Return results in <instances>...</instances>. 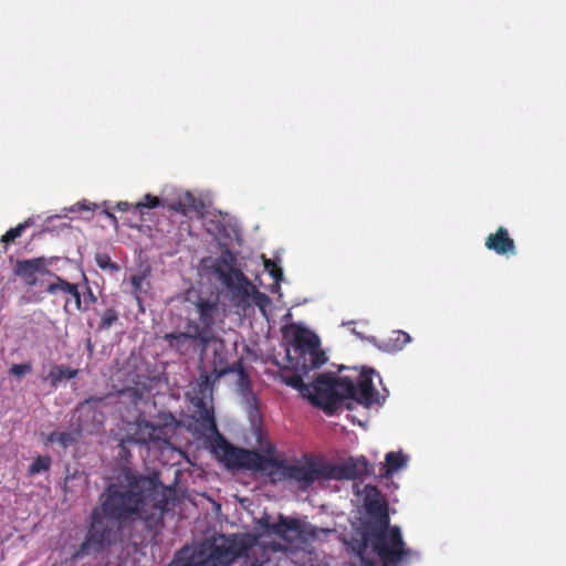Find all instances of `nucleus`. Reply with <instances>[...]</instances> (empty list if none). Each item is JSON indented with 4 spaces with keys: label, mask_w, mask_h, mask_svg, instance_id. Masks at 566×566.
<instances>
[{
    "label": "nucleus",
    "mask_w": 566,
    "mask_h": 566,
    "mask_svg": "<svg viewBox=\"0 0 566 566\" xmlns=\"http://www.w3.org/2000/svg\"><path fill=\"white\" fill-rule=\"evenodd\" d=\"M78 432L76 431H53L48 437L50 443H59L64 450L77 443Z\"/></svg>",
    "instance_id": "nucleus-24"
},
{
    "label": "nucleus",
    "mask_w": 566,
    "mask_h": 566,
    "mask_svg": "<svg viewBox=\"0 0 566 566\" xmlns=\"http://www.w3.org/2000/svg\"><path fill=\"white\" fill-rule=\"evenodd\" d=\"M32 369L33 367L31 363L14 364L11 366L9 374L21 378L27 374H30Z\"/></svg>",
    "instance_id": "nucleus-34"
},
{
    "label": "nucleus",
    "mask_w": 566,
    "mask_h": 566,
    "mask_svg": "<svg viewBox=\"0 0 566 566\" xmlns=\"http://www.w3.org/2000/svg\"><path fill=\"white\" fill-rule=\"evenodd\" d=\"M105 213L114 223L117 222V219L113 213H111L109 211H105Z\"/></svg>",
    "instance_id": "nucleus-43"
},
{
    "label": "nucleus",
    "mask_w": 566,
    "mask_h": 566,
    "mask_svg": "<svg viewBox=\"0 0 566 566\" xmlns=\"http://www.w3.org/2000/svg\"><path fill=\"white\" fill-rule=\"evenodd\" d=\"M374 374V369L364 368L355 379L349 376L332 378L319 375L312 384L308 399L331 416L343 408L352 409L355 402L369 408L379 402L373 382Z\"/></svg>",
    "instance_id": "nucleus-2"
},
{
    "label": "nucleus",
    "mask_w": 566,
    "mask_h": 566,
    "mask_svg": "<svg viewBox=\"0 0 566 566\" xmlns=\"http://www.w3.org/2000/svg\"><path fill=\"white\" fill-rule=\"evenodd\" d=\"M161 205H163V201L158 197H155V196H153L150 193H147V195L144 196L143 201H139V202L134 205V208L136 210L143 212L144 208L155 209L157 207H160Z\"/></svg>",
    "instance_id": "nucleus-33"
},
{
    "label": "nucleus",
    "mask_w": 566,
    "mask_h": 566,
    "mask_svg": "<svg viewBox=\"0 0 566 566\" xmlns=\"http://www.w3.org/2000/svg\"><path fill=\"white\" fill-rule=\"evenodd\" d=\"M78 370L73 369L65 365H52L49 374L42 378L43 381H50V385L54 388L64 380L73 379L77 376Z\"/></svg>",
    "instance_id": "nucleus-21"
},
{
    "label": "nucleus",
    "mask_w": 566,
    "mask_h": 566,
    "mask_svg": "<svg viewBox=\"0 0 566 566\" xmlns=\"http://www.w3.org/2000/svg\"><path fill=\"white\" fill-rule=\"evenodd\" d=\"M266 551L259 545L248 544L237 537L220 536L206 543L180 566H230L244 558L249 566H262L268 557Z\"/></svg>",
    "instance_id": "nucleus-3"
},
{
    "label": "nucleus",
    "mask_w": 566,
    "mask_h": 566,
    "mask_svg": "<svg viewBox=\"0 0 566 566\" xmlns=\"http://www.w3.org/2000/svg\"><path fill=\"white\" fill-rule=\"evenodd\" d=\"M264 266L269 274L276 281H281L283 279V270L273 261L266 260Z\"/></svg>",
    "instance_id": "nucleus-35"
},
{
    "label": "nucleus",
    "mask_w": 566,
    "mask_h": 566,
    "mask_svg": "<svg viewBox=\"0 0 566 566\" xmlns=\"http://www.w3.org/2000/svg\"><path fill=\"white\" fill-rule=\"evenodd\" d=\"M46 292L51 295L62 293L66 296L64 310L67 311L71 302H74L76 311H87L88 307L82 306V295L78 290V285L71 283L59 275H54V281L46 287Z\"/></svg>",
    "instance_id": "nucleus-14"
},
{
    "label": "nucleus",
    "mask_w": 566,
    "mask_h": 566,
    "mask_svg": "<svg viewBox=\"0 0 566 566\" xmlns=\"http://www.w3.org/2000/svg\"><path fill=\"white\" fill-rule=\"evenodd\" d=\"M369 544L384 565H398L409 555L398 526L366 530L360 551H365Z\"/></svg>",
    "instance_id": "nucleus-6"
},
{
    "label": "nucleus",
    "mask_w": 566,
    "mask_h": 566,
    "mask_svg": "<svg viewBox=\"0 0 566 566\" xmlns=\"http://www.w3.org/2000/svg\"><path fill=\"white\" fill-rule=\"evenodd\" d=\"M235 373L239 377V386L242 390L248 389L251 385L250 376L244 368L242 359H239L229 369V374Z\"/></svg>",
    "instance_id": "nucleus-28"
},
{
    "label": "nucleus",
    "mask_w": 566,
    "mask_h": 566,
    "mask_svg": "<svg viewBox=\"0 0 566 566\" xmlns=\"http://www.w3.org/2000/svg\"><path fill=\"white\" fill-rule=\"evenodd\" d=\"M212 366L214 379L229 374L230 365L227 358V348L223 339H218V346L213 349Z\"/></svg>",
    "instance_id": "nucleus-20"
},
{
    "label": "nucleus",
    "mask_w": 566,
    "mask_h": 566,
    "mask_svg": "<svg viewBox=\"0 0 566 566\" xmlns=\"http://www.w3.org/2000/svg\"><path fill=\"white\" fill-rule=\"evenodd\" d=\"M202 380L200 382V389L201 391L206 390L210 386L211 376L210 375H203L201 376Z\"/></svg>",
    "instance_id": "nucleus-40"
},
{
    "label": "nucleus",
    "mask_w": 566,
    "mask_h": 566,
    "mask_svg": "<svg viewBox=\"0 0 566 566\" xmlns=\"http://www.w3.org/2000/svg\"><path fill=\"white\" fill-rule=\"evenodd\" d=\"M195 410L192 418L206 431L217 432L213 409L207 405L203 398H195L192 400Z\"/></svg>",
    "instance_id": "nucleus-17"
},
{
    "label": "nucleus",
    "mask_w": 566,
    "mask_h": 566,
    "mask_svg": "<svg viewBox=\"0 0 566 566\" xmlns=\"http://www.w3.org/2000/svg\"><path fill=\"white\" fill-rule=\"evenodd\" d=\"M170 209L187 216L191 209L197 211L198 207L195 197L190 192H187L181 200L170 205Z\"/></svg>",
    "instance_id": "nucleus-26"
},
{
    "label": "nucleus",
    "mask_w": 566,
    "mask_h": 566,
    "mask_svg": "<svg viewBox=\"0 0 566 566\" xmlns=\"http://www.w3.org/2000/svg\"><path fill=\"white\" fill-rule=\"evenodd\" d=\"M195 308L198 314L199 327L212 328L214 325V315L218 311L217 301H211L199 296L195 302Z\"/></svg>",
    "instance_id": "nucleus-18"
},
{
    "label": "nucleus",
    "mask_w": 566,
    "mask_h": 566,
    "mask_svg": "<svg viewBox=\"0 0 566 566\" xmlns=\"http://www.w3.org/2000/svg\"><path fill=\"white\" fill-rule=\"evenodd\" d=\"M154 427L156 429V436H158V439L156 441H163L168 442L170 438V433L174 431L172 429H168L167 427H164L161 423L157 422L154 423Z\"/></svg>",
    "instance_id": "nucleus-37"
},
{
    "label": "nucleus",
    "mask_w": 566,
    "mask_h": 566,
    "mask_svg": "<svg viewBox=\"0 0 566 566\" xmlns=\"http://www.w3.org/2000/svg\"><path fill=\"white\" fill-rule=\"evenodd\" d=\"M223 460L227 467L232 469H247L260 472L263 475L268 472V455L255 450H247L223 441Z\"/></svg>",
    "instance_id": "nucleus-10"
},
{
    "label": "nucleus",
    "mask_w": 566,
    "mask_h": 566,
    "mask_svg": "<svg viewBox=\"0 0 566 566\" xmlns=\"http://www.w3.org/2000/svg\"><path fill=\"white\" fill-rule=\"evenodd\" d=\"M75 207H76L77 209H72V211H75V210H78V211H80V210H87V211H92V210H93V208H91L90 206H86V205H84V203H80V202H78V203H76V205H75Z\"/></svg>",
    "instance_id": "nucleus-42"
},
{
    "label": "nucleus",
    "mask_w": 566,
    "mask_h": 566,
    "mask_svg": "<svg viewBox=\"0 0 566 566\" xmlns=\"http://www.w3.org/2000/svg\"><path fill=\"white\" fill-rule=\"evenodd\" d=\"M158 422L161 423L164 427H167L168 429H175L176 427V418L171 412H159L158 416Z\"/></svg>",
    "instance_id": "nucleus-36"
},
{
    "label": "nucleus",
    "mask_w": 566,
    "mask_h": 566,
    "mask_svg": "<svg viewBox=\"0 0 566 566\" xmlns=\"http://www.w3.org/2000/svg\"><path fill=\"white\" fill-rule=\"evenodd\" d=\"M188 329L192 331V336L195 338V349L196 354H199L202 357L208 348V345L212 340H217V338L212 333V328L199 327L196 321H188L187 323Z\"/></svg>",
    "instance_id": "nucleus-19"
},
{
    "label": "nucleus",
    "mask_w": 566,
    "mask_h": 566,
    "mask_svg": "<svg viewBox=\"0 0 566 566\" xmlns=\"http://www.w3.org/2000/svg\"><path fill=\"white\" fill-rule=\"evenodd\" d=\"M259 525L266 535H276L287 543H293L295 538L302 543L323 541L335 532L332 528L318 527L298 518L286 517L283 514H279L277 522H273L269 514H264L259 520Z\"/></svg>",
    "instance_id": "nucleus-5"
},
{
    "label": "nucleus",
    "mask_w": 566,
    "mask_h": 566,
    "mask_svg": "<svg viewBox=\"0 0 566 566\" xmlns=\"http://www.w3.org/2000/svg\"><path fill=\"white\" fill-rule=\"evenodd\" d=\"M231 260L232 255L228 251L226 254L221 255L214 268L216 273L220 276L227 287L235 291L238 295H241L244 298L249 297L251 293H256L258 298L269 301V297L259 292L241 270L231 265Z\"/></svg>",
    "instance_id": "nucleus-9"
},
{
    "label": "nucleus",
    "mask_w": 566,
    "mask_h": 566,
    "mask_svg": "<svg viewBox=\"0 0 566 566\" xmlns=\"http://www.w3.org/2000/svg\"><path fill=\"white\" fill-rule=\"evenodd\" d=\"M95 262L102 270H109L111 272L119 271V265L113 262L107 253H97L95 255Z\"/></svg>",
    "instance_id": "nucleus-32"
},
{
    "label": "nucleus",
    "mask_w": 566,
    "mask_h": 566,
    "mask_svg": "<svg viewBox=\"0 0 566 566\" xmlns=\"http://www.w3.org/2000/svg\"><path fill=\"white\" fill-rule=\"evenodd\" d=\"M285 382L292 388L297 389L304 397L308 398V395H311L312 385H306L301 375L287 377Z\"/></svg>",
    "instance_id": "nucleus-30"
},
{
    "label": "nucleus",
    "mask_w": 566,
    "mask_h": 566,
    "mask_svg": "<svg viewBox=\"0 0 566 566\" xmlns=\"http://www.w3.org/2000/svg\"><path fill=\"white\" fill-rule=\"evenodd\" d=\"M95 302H96V296L93 293V291L90 287V285L86 283L85 284V292L83 293L82 304L84 303L87 306L88 304H92V303H95Z\"/></svg>",
    "instance_id": "nucleus-39"
},
{
    "label": "nucleus",
    "mask_w": 566,
    "mask_h": 566,
    "mask_svg": "<svg viewBox=\"0 0 566 566\" xmlns=\"http://www.w3.org/2000/svg\"><path fill=\"white\" fill-rule=\"evenodd\" d=\"M136 422H137V430L135 432V436H136V440L139 442V443H148V442H151V441H156V439H158V436H156V429L154 427V423L150 422V421H146V420H139L138 419H135Z\"/></svg>",
    "instance_id": "nucleus-22"
},
{
    "label": "nucleus",
    "mask_w": 566,
    "mask_h": 566,
    "mask_svg": "<svg viewBox=\"0 0 566 566\" xmlns=\"http://www.w3.org/2000/svg\"><path fill=\"white\" fill-rule=\"evenodd\" d=\"M369 474V463L365 457H360L349 458L338 465L328 464L327 478L329 480H358Z\"/></svg>",
    "instance_id": "nucleus-13"
},
{
    "label": "nucleus",
    "mask_w": 566,
    "mask_h": 566,
    "mask_svg": "<svg viewBox=\"0 0 566 566\" xmlns=\"http://www.w3.org/2000/svg\"><path fill=\"white\" fill-rule=\"evenodd\" d=\"M410 340L411 337L408 333L403 331H394L384 345L390 352H399L410 343Z\"/></svg>",
    "instance_id": "nucleus-25"
},
{
    "label": "nucleus",
    "mask_w": 566,
    "mask_h": 566,
    "mask_svg": "<svg viewBox=\"0 0 566 566\" xmlns=\"http://www.w3.org/2000/svg\"><path fill=\"white\" fill-rule=\"evenodd\" d=\"M145 279H146V273L136 274V275L130 276V283L133 285L136 298H139L138 295L142 292V285H143V282L145 281Z\"/></svg>",
    "instance_id": "nucleus-38"
},
{
    "label": "nucleus",
    "mask_w": 566,
    "mask_h": 566,
    "mask_svg": "<svg viewBox=\"0 0 566 566\" xmlns=\"http://www.w3.org/2000/svg\"><path fill=\"white\" fill-rule=\"evenodd\" d=\"M51 467V458L49 455L38 457L32 464L29 467V473L31 475L40 472L49 471Z\"/></svg>",
    "instance_id": "nucleus-31"
},
{
    "label": "nucleus",
    "mask_w": 566,
    "mask_h": 566,
    "mask_svg": "<svg viewBox=\"0 0 566 566\" xmlns=\"http://www.w3.org/2000/svg\"><path fill=\"white\" fill-rule=\"evenodd\" d=\"M167 347L180 356L191 357L196 355L195 338L190 332H172L163 336Z\"/></svg>",
    "instance_id": "nucleus-15"
},
{
    "label": "nucleus",
    "mask_w": 566,
    "mask_h": 566,
    "mask_svg": "<svg viewBox=\"0 0 566 566\" xmlns=\"http://www.w3.org/2000/svg\"><path fill=\"white\" fill-rule=\"evenodd\" d=\"M132 207H133V205H130L129 202H126V201H119L116 205V209L119 211H123V212L128 211Z\"/></svg>",
    "instance_id": "nucleus-41"
},
{
    "label": "nucleus",
    "mask_w": 566,
    "mask_h": 566,
    "mask_svg": "<svg viewBox=\"0 0 566 566\" xmlns=\"http://www.w3.org/2000/svg\"><path fill=\"white\" fill-rule=\"evenodd\" d=\"M50 261L45 256L33 259H18L13 269V273L25 286L32 287L38 283V274L50 273L48 266Z\"/></svg>",
    "instance_id": "nucleus-12"
},
{
    "label": "nucleus",
    "mask_w": 566,
    "mask_h": 566,
    "mask_svg": "<svg viewBox=\"0 0 566 566\" xmlns=\"http://www.w3.org/2000/svg\"><path fill=\"white\" fill-rule=\"evenodd\" d=\"M385 474L390 475L403 467H406L408 462V457L405 455L401 451L399 452H388L385 457Z\"/></svg>",
    "instance_id": "nucleus-23"
},
{
    "label": "nucleus",
    "mask_w": 566,
    "mask_h": 566,
    "mask_svg": "<svg viewBox=\"0 0 566 566\" xmlns=\"http://www.w3.org/2000/svg\"><path fill=\"white\" fill-rule=\"evenodd\" d=\"M33 224L32 218H28L25 221L19 223L14 228H10L1 238V241L6 244L14 242L15 239L20 238L22 233Z\"/></svg>",
    "instance_id": "nucleus-27"
},
{
    "label": "nucleus",
    "mask_w": 566,
    "mask_h": 566,
    "mask_svg": "<svg viewBox=\"0 0 566 566\" xmlns=\"http://www.w3.org/2000/svg\"><path fill=\"white\" fill-rule=\"evenodd\" d=\"M169 493L156 474L142 476L127 472L125 483L108 484L101 495V510L92 512L88 532L74 558L101 554L111 546L114 537L112 520L119 524L143 520L147 528H156L167 511Z\"/></svg>",
    "instance_id": "nucleus-1"
},
{
    "label": "nucleus",
    "mask_w": 566,
    "mask_h": 566,
    "mask_svg": "<svg viewBox=\"0 0 566 566\" xmlns=\"http://www.w3.org/2000/svg\"><path fill=\"white\" fill-rule=\"evenodd\" d=\"M485 247L499 255H515L516 245L504 227H499L494 233H490L485 239Z\"/></svg>",
    "instance_id": "nucleus-16"
},
{
    "label": "nucleus",
    "mask_w": 566,
    "mask_h": 566,
    "mask_svg": "<svg viewBox=\"0 0 566 566\" xmlns=\"http://www.w3.org/2000/svg\"><path fill=\"white\" fill-rule=\"evenodd\" d=\"M118 319L119 314L115 308L111 307L105 310L101 315V319L97 325V331L102 332L109 329L115 323L118 322Z\"/></svg>",
    "instance_id": "nucleus-29"
},
{
    "label": "nucleus",
    "mask_w": 566,
    "mask_h": 566,
    "mask_svg": "<svg viewBox=\"0 0 566 566\" xmlns=\"http://www.w3.org/2000/svg\"><path fill=\"white\" fill-rule=\"evenodd\" d=\"M286 356L291 361L295 360L294 367L304 375L326 363L325 353L319 348L318 337L303 328L295 332Z\"/></svg>",
    "instance_id": "nucleus-7"
},
{
    "label": "nucleus",
    "mask_w": 566,
    "mask_h": 566,
    "mask_svg": "<svg viewBox=\"0 0 566 566\" xmlns=\"http://www.w3.org/2000/svg\"><path fill=\"white\" fill-rule=\"evenodd\" d=\"M117 398L118 411L124 419L130 421V419H138L142 416V411L138 406L140 402H147L149 399L148 389L145 386L127 387L116 395L109 394L103 397H91L86 402H93L94 405L104 403L105 400Z\"/></svg>",
    "instance_id": "nucleus-8"
},
{
    "label": "nucleus",
    "mask_w": 566,
    "mask_h": 566,
    "mask_svg": "<svg viewBox=\"0 0 566 566\" xmlns=\"http://www.w3.org/2000/svg\"><path fill=\"white\" fill-rule=\"evenodd\" d=\"M365 507L368 514L374 518L366 530L381 528L390 525L388 504L381 499L380 491L377 486H366Z\"/></svg>",
    "instance_id": "nucleus-11"
},
{
    "label": "nucleus",
    "mask_w": 566,
    "mask_h": 566,
    "mask_svg": "<svg viewBox=\"0 0 566 566\" xmlns=\"http://www.w3.org/2000/svg\"><path fill=\"white\" fill-rule=\"evenodd\" d=\"M327 474L328 464L314 461L307 455L302 457L294 463L270 457L265 476L270 478L274 484L291 480L296 482L300 490H306L319 479L329 480Z\"/></svg>",
    "instance_id": "nucleus-4"
},
{
    "label": "nucleus",
    "mask_w": 566,
    "mask_h": 566,
    "mask_svg": "<svg viewBox=\"0 0 566 566\" xmlns=\"http://www.w3.org/2000/svg\"><path fill=\"white\" fill-rule=\"evenodd\" d=\"M384 566H387V565H384Z\"/></svg>",
    "instance_id": "nucleus-44"
}]
</instances>
